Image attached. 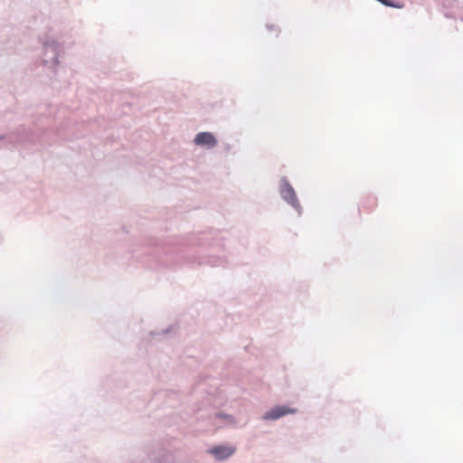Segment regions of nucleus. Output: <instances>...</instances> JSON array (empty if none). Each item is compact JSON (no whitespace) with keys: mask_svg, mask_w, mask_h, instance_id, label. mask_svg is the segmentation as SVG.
Instances as JSON below:
<instances>
[{"mask_svg":"<svg viewBox=\"0 0 463 463\" xmlns=\"http://www.w3.org/2000/svg\"><path fill=\"white\" fill-rule=\"evenodd\" d=\"M39 41L43 49V65L50 64L51 67H55L60 64L59 58L64 53L63 48L61 43L51 35L44 34L39 37Z\"/></svg>","mask_w":463,"mask_h":463,"instance_id":"1","label":"nucleus"},{"mask_svg":"<svg viewBox=\"0 0 463 463\" xmlns=\"http://www.w3.org/2000/svg\"><path fill=\"white\" fill-rule=\"evenodd\" d=\"M219 232L213 229H210L208 232H201L191 235L185 241H182L183 245L190 247H214L221 246L217 241V235Z\"/></svg>","mask_w":463,"mask_h":463,"instance_id":"2","label":"nucleus"},{"mask_svg":"<svg viewBox=\"0 0 463 463\" xmlns=\"http://www.w3.org/2000/svg\"><path fill=\"white\" fill-rule=\"evenodd\" d=\"M279 192L281 199L291 206L298 215H301L303 208L298 201L294 187L290 184L286 176H282L279 180Z\"/></svg>","mask_w":463,"mask_h":463,"instance_id":"3","label":"nucleus"},{"mask_svg":"<svg viewBox=\"0 0 463 463\" xmlns=\"http://www.w3.org/2000/svg\"><path fill=\"white\" fill-rule=\"evenodd\" d=\"M184 335H186V332L181 320H177L164 329L152 330L149 332V336L152 339L158 338L160 341L182 337Z\"/></svg>","mask_w":463,"mask_h":463,"instance_id":"4","label":"nucleus"},{"mask_svg":"<svg viewBox=\"0 0 463 463\" xmlns=\"http://www.w3.org/2000/svg\"><path fill=\"white\" fill-rule=\"evenodd\" d=\"M5 139H7V144L15 147L18 145H23L30 141L31 134L28 128H26L24 125L19 126L15 130L12 131L10 134L5 135Z\"/></svg>","mask_w":463,"mask_h":463,"instance_id":"5","label":"nucleus"},{"mask_svg":"<svg viewBox=\"0 0 463 463\" xmlns=\"http://www.w3.org/2000/svg\"><path fill=\"white\" fill-rule=\"evenodd\" d=\"M298 412L297 408H291L287 404H279L271 407L262 416L264 420H277L280 418L288 415L295 414Z\"/></svg>","mask_w":463,"mask_h":463,"instance_id":"6","label":"nucleus"},{"mask_svg":"<svg viewBox=\"0 0 463 463\" xmlns=\"http://www.w3.org/2000/svg\"><path fill=\"white\" fill-rule=\"evenodd\" d=\"M191 262L197 263L198 265H209L211 267H224L225 264L227 263V260L222 256H217L213 254L202 256L196 251Z\"/></svg>","mask_w":463,"mask_h":463,"instance_id":"7","label":"nucleus"},{"mask_svg":"<svg viewBox=\"0 0 463 463\" xmlns=\"http://www.w3.org/2000/svg\"><path fill=\"white\" fill-rule=\"evenodd\" d=\"M194 143L196 146L211 149L217 146L218 140L213 133L209 131H202L195 135Z\"/></svg>","mask_w":463,"mask_h":463,"instance_id":"8","label":"nucleus"},{"mask_svg":"<svg viewBox=\"0 0 463 463\" xmlns=\"http://www.w3.org/2000/svg\"><path fill=\"white\" fill-rule=\"evenodd\" d=\"M235 450L233 446L220 444L208 449L207 452L213 455L216 460L223 461L234 454Z\"/></svg>","mask_w":463,"mask_h":463,"instance_id":"9","label":"nucleus"},{"mask_svg":"<svg viewBox=\"0 0 463 463\" xmlns=\"http://www.w3.org/2000/svg\"><path fill=\"white\" fill-rule=\"evenodd\" d=\"M148 463H175V459L171 451L160 449L150 455Z\"/></svg>","mask_w":463,"mask_h":463,"instance_id":"10","label":"nucleus"},{"mask_svg":"<svg viewBox=\"0 0 463 463\" xmlns=\"http://www.w3.org/2000/svg\"><path fill=\"white\" fill-rule=\"evenodd\" d=\"M215 419L223 420L225 421V425L233 426L236 424V420L232 414H228L223 411H218L215 413Z\"/></svg>","mask_w":463,"mask_h":463,"instance_id":"11","label":"nucleus"},{"mask_svg":"<svg viewBox=\"0 0 463 463\" xmlns=\"http://www.w3.org/2000/svg\"><path fill=\"white\" fill-rule=\"evenodd\" d=\"M161 252H164L165 254H168V250H167V249H165V248H163V247H162V248H160V249H159V248H157V249L156 250V252H155V253H156V255L157 257H159V258H160L159 261H160V263H161L162 265L168 266L169 264H171V263H172V261H173V262L177 261L176 260H172V259L167 260V259H163V258H161V255H160V254H161Z\"/></svg>","mask_w":463,"mask_h":463,"instance_id":"12","label":"nucleus"},{"mask_svg":"<svg viewBox=\"0 0 463 463\" xmlns=\"http://www.w3.org/2000/svg\"><path fill=\"white\" fill-rule=\"evenodd\" d=\"M266 28L269 30V31H272V30H278L279 32V29H278V26L274 25V24H268L266 25Z\"/></svg>","mask_w":463,"mask_h":463,"instance_id":"13","label":"nucleus"},{"mask_svg":"<svg viewBox=\"0 0 463 463\" xmlns=\"http://www.w3.org/2000/svg\"><path fill=\"white\" fill-rule=\"evenodd\" d=\"M5 138V135H0V141H4Z\"/></svg>","mask_w":463,"mask_h":463,"instance_id":"14","label":"nucleus"}]
</instances>
